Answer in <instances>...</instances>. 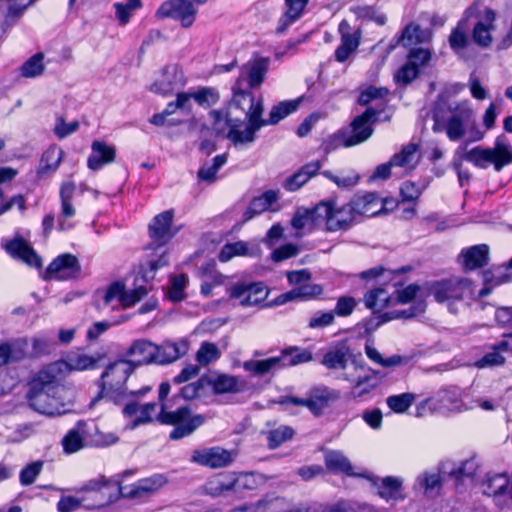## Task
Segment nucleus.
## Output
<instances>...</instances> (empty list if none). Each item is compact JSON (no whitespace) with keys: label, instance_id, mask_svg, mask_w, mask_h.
Segmentation results:
<instances>
[{"label":"nucleus","instance_id":"nucleus-24","mask_svg":"<svg viewBox=\"0 0 512 512\" xmlns=\"http://www.w3.org/2000/svg\"><path fill=\"white\" fill-rule=\"evenodd\" d=\"M339 32L341 34V44L335 51V59L343 63L358 48L360 36L357 32L353 34L350 33V25L346 20L340 22Z\"/></svg>","mask_w":512,"mask_h":512},{"label":"nucleus","instance_id":"nucleus-14","mask_svg":"<svg viewBox=\"0 0 512 512\" xmlns=\"http://www.w3.org/2000/svg\"><path fill=\"white\" fill-rule=\"evenodd\" d=\"M235 459L233 451L219 446L196 449L192 452L191 462L212 469L223 468L230 465Z\"/></svg>","mask_w":512,"mask_h":512},{"label":"nucleus","instance_id":"nucleus-18","mask_svg":"<svg viewBox=\"0 0 512 512\" xmlns=\"http://www.w3.org/2000/svg\"><path fill=\"white\" fill-rule=\"evenodd\" d=\"M173 217V211L167 210L155 216L149 224V235L160 246L165 245L176 234L172 229Z\"/></svg>","mask_w":512,"mask_h":512},{"label":"nucleus","instance_id":"nucleus-55","mask_svg":"<svg viewBox=\"0 0 512 512\" xmlns=\"http://www.w3.org/2000/svg\"><path fill=\"white\" fill-rule=\"evenodd\" d=\"M192 96L194 101L203 108L215 105L220 99L219 92L214 87H201L193 92Z\"/></svg>","mask_w":512,"mask_h":512},{"label":"nucleus","instance_id":"nucleus-25","mask_svg":"<svg viewBox=\"0 0 512 512\" xmlns=\"http://www.w3.org/2000/svg\"><path fill=\"white\" fill-rule=\"evenodd\" d=\"M91 150L92 152L87 160V165L91 170H99L103 165L112 163L115 160V147L104 141H93Z\"/></svg>","mask_w":512,"mask_h":512},{"label":"nucleus","instance_id":"nucleus-59","mask_svg":"<svg viewBox=\"0 0 512 512\" xmlns=\"http://www.w3.org/2000/svg\"><path fill=\"white\" fill-rule=\"evenodd\" d=\"M432 118L434 120V125L432 130L435 133H440L442 131L446 132V114L444 109V95L441 94L438 96L436 102L434 103L432 109Z\"/></svg>","mask_w":512,"mask_h":512},{"label":"nucleus","instance_id":"nucleus-19","mask_svg":"<svg viewBox=\"0 0 512 512\" xmlns=\"http://www.w3.org/2000/svg\"><path fill=\"white\" fill-rule=\"evenodd\" d=\"M183 85L182 71L176 65H169L163 69L161 78L151 85L150 90L157 94L168 95Z\"/></svg>","mask_w":512,"mask_h":512},{"label":"nucleus","instance_id":"nucleus-62","mask_svg":"<svg viewBox=\"0 0 512 512\" xmlns=\"http://www.w3.org/2000/svg\"><path fill=\"white\" fill-rule=\"evenodd\" d=\"M220 357V351L214 343L204 342L196 353V360L206 366Z\"/></svg>","mask_w":512,"mask_h":512},{"label":"nucleus","instance_id":"nucleus-10","mask_svg":"<svg viewBox=\"0 0 512 512\" xmlns=\"http://www.w3.org/2000/svg\"><path fill=\"white\" fill-rule=\"evenodd\" d=\"M269 68V58H257L248 61L240 69V74L233 87L249 90L259 87L264 81Z\"/></svg>","mask_w":512,"mask_h":512},{"label":"nucleus","instance_id":"nucleus-12","mask_svg":"<svg viewBox=\"0 0 512 512\" xmlns=\"http://www.w3.org/2000/svg\"><path fill=\"white\" fill-rule=\"evenodd\" d=\"M81 272L78 258L70 253H64L56 257L45 271V279L70 280L75 279Z\"/></svg>","mask_w":512,"mask_h":512},{"label":"nucleus","instance_id":"nucleus-49","mask_svg":"<svg viewBox=\"0 0 512 512\" xmlns=\"http://www.w3.org/2000/svg\"><path fill=\"white\" fill-rule=\"evenodd\" d=\"M321 217L316 213V206L311 209L298 208L295 212L291 225L296 230H302L307 225H318Z\"/></svg>","mask_w":512,"mask_h":512},{"label":"nucleus","instance_id":"nucleus-38","mask_svg":"<svg viewBox=\"0 0 512 512\" xmlns=\"http://www.w3.org/2000/svg\"><path fill=\"white\" fill-rule=\"evenodd\" d=\"M309 0H285L286 11L279 20L277 33H283L293 22L298 20Z\"/></svg>","mask_w":512,"mask_h":512},{"label":"nucleus","instance_id":"nucleus-26","mask_svg":"<svg viewBox=\"0 0 512 512\" xmlns=\"http://www.w3.org/2000/svg\"><path fill=\"white\" fill-rule=\"evenodd\" d=\"M88 425L79 421L63 437L61 443L66 454H73L87 446Z\"/></svg>","mask_w":512,"mask_h":512},{"label":"nucleus","instance_id":"nucleus-5","mask_svg":"<svg viewBox=\"0 0 512 512\" xmlns=\"http://www.w3.org/2000/svg\"><path fill=\"white\" fill-rule=\"evenodd\" d=\"M205 420L204 415H192L189 406H182L171 411L167 410L165 403L160 405L156 416V421L159 423L174 426V429L169 434V438L174 441L193 434L205 423Z\"/></svg>","mask_w":512,"mask_h":512},{"label":"nucleus","instance_id":"nucleus-3","mask_svg":"<svg viewBox=\"0 0 512 512\" xmlns=\"http://www.w3.org/2000/svg\"><path fill=\"white\" fill-rule=\"evenodd\" d=\"M135 365L127 359H120L110 363L97 382L98 394L91 400L90 407H94L100 400H106L116 405L124 403L129 396H142L150 390L145 387L138 391H128L126 382L134 372Z\"/></svg>","mask_w":512,"mask_h":512},{"label":"nucleus","instance_id":"nucleus-54","mask_svg":"<svg viewBox=\"0 0 512 512\" xmlns=\"http://www.w3.org/2000/svg\"><path fill=\"white\" fill-rule=\"evenodd\" d=\"M127 296V291H125V286L121 282H113L104 293L103 302L105 306H112L114 309L115 306L113 303L116 301L117 304H120L124 307V299Z\"/></svg>","mask_w":512,"mask_h":512},{"label":"nucleus","instance_id":"nucleus-60","mask_svg":"<svg viewBox=\"0 0 512 512\" xmlns=\"http://www.w3.org/2000/svg\"><path fill=\"white\" fill-rule=\"evenodd\" d=\"M102 358L98 355L97 357L89 356L86 354H76L68 358V366L71 370H86L94 368L96 363Z\"/></svg>","mask_w":512,"mask_h":512},{"label":"nucleus","instance_id":"nucleus-6","mask_svg":"<svg viewBox=\"0 0 512 512\" xmlns=\"http://www.w3.org/2000/svg\"><path fill=\"white\" fill-rule=\"evenodd\" d=\"M377 115L376 109L367 108L353 119L349 128L339 130L327 141L326 150L336 149L340 145L352 147L369 139L373 134L371 123Z\"/></svg>","mask_w":512,"mask_h":512},{"label":"nucleus","instance_id":"nucleus-61","mask_svg":"<svg viewBox=\"0 0 512 512\" xmlns=\"http://www.w3.org/2000/svg\"><path fill=\"white\" fill-rule=\"evenodd\" d=\"M116 17L121 25L129 22L131 14L141 7V0H127L126 3H114Z\"/></svg>","mask_w":512,"mask_h":512},{"label":"nucleus","instance_id":"nucleus-39","mask_svg":"<svg viewBox=\"0 0 512 512\" xmlns=\"http://www.w3.org/2000/svg\"><path fill=\"white\" fill-rule=\"evenodd\" d=\"M209 382V387H212L214 394L239 393L244 388L239 378L233 375L221 374L215 378L209 377Z\"/></svg>","mask_w":512,"mask_h":512},{"label":"nucleus","instance_id":"nucleus-64","mask_svg":"<svg viewBox=\"0 0 512 512\" xmlns=\"http://www.w3.org/2000/svg\"><path fill=\"white\" fill-rule=\"evenodd\" d=\"M418 485L424 489L427 495L436 494L441 488V479L439 474L424 473L417 478Z\"/></svg>","mask_w":512,"mask_h":512},{"label":"nucleus","instance_id":"nucleus-41","mask_svg":"<svg viewBox=\"0 0 512 512\" xmlns=\"http://www.w3.org/2000/svg\"><path fill=\"white\" fill-rule=\"evenodd\" d=\"M322 293L321 286L317 284L304 283L291 291L281 294L276 298L277 304H285L295 299H309Z\"/></svg>","mask_w":512,"mask_h":512},{"label":"nucleus","instance_id":"nucleus-58","mask_svg":"<svg viewBox=\"0 0 512 512\" xmlns=\"http://www.w3.org/2000/svg\"><path fill=\"white\" fill-rule=\"evenodd\" d=\"M415 395L412 393H402L392 395L386 399L388 407L396 413H404L413 404Z\"/></svg>","mask_w":512,"mask_h":512},{"label":"nucleus","instance_id":"nucleus-13","mask_svg":"<svg viewBox=\"0 0 512 512\" xmlns=\"http://www.w3.org/2000/svg\"><path fill=\"white\" fill-rule=\"evenodd\" d=\"M230 299L238 301L243 307L261 304L268 296L262 283H236L228 289Z\"/></svg>","mask_w":512,"mask_h":512},{"label":"nucleus","instance_id":"nucleus-32","mask_svg":"<svg viewBox=\"0 0 512 512\" xmlns=\"http://www.w3.org/2000/svg\"><path fill=\"white\" fill-rule=\"evenodd\" d=\"M6 251L13 257L19 258L30 266L40 267L41 259L34 249L22 238H15L5 246Z\"/></svg>","mask_w":512,"mask_h":512},{"label":"nucleus","instance_id":"nucleus-21","mask_svg":"<svg viewBox=\"0 0 512 512\" xmlns=\"http://www.w3.org/2000/svg\"><path fill=\"white\" fill-rule=\"evenodd\" d=\"M496 13L491 8H485L481 19L474 25L472 30V39L475 44L482 48L490 47L493 37L491 31L494 30Z\"/></svg>","mask_w":512,"mask_h":512},{"label":"nucleus","instance_id":"nucleus-36","mask_svg":"<svg viewBox=\"0 0 512 512\" xmlns=\"http://www.w3.org/2000/svg\"><path fill=\"white\" fill-rule=\"evenodd\" d=\"M403 481L399 477L387 476L374 482L377 494L386 501L402 499L401 489Z\"/></svg>","mask_w":512,"mask_h":512},{"label":"nucleus","instance_id":"nucleus-46","mask_svg":"<svg viewBox=\"0 0 512 512\" xmlns=\"http://www.w3.org/2000/svg\"><path fill=\"white\" fill-rule=\"evenodd\" d=\"M365 353L371 361L382 367L400 366L407 364L409 361L408 357L401 355H392L388 358H384L374 346L368 343L365 345Z\"/></svg>","mask_w":512,"mask_h":512},{"label":"nucleus","instance_id":"nucleus-4","mask_svg":"<svg viewBox=\"0 0 512 512\" xmlns=\"http://www.w3.org/2000/svg\"><path fill=\"white\" fill-rule=\"evenodd\" d=\"M444 109L446 114V135L451 141H458L467 136L466 142L480 141L484 132L477 126L473 111L467 102H450L444 95Z\"/></svg>","mask_w":512,"mask_h":512},{"label":"nucleus","instance_id":"nucleus-50","mask_svg":"<svg viewBox=\"0 0 512 512\" xmlns=\"http://www.w3.org/2000/svg\"><path fill=\"white\" fill-rule=\"evenodd\" d=\"M209 377L202 376L196 381L186 384L180 389L179 396L185 400H193L203 396L209 387Z\"/></svg>","mask_w":512,"mask_h":512},{"label":"nucleus","instance_id":"nucleus-33","mask_svg":"<svg viewBox=\"0 0 512 512\" xmlns=\"http://www.w3.org/2000/svg\"><path fill=\"white\" fill-rule=\"evenodd\" d=\"M205 492L213 497L235 494L234 474L221 473L211 477L204 486Z\"/></svg>","mask_w":512,"mask_h":512},{"label":"nucleus","instance_id":"nucleus-43","mask_svg":"<svg viewBox=\"0 0 512 512\" xmlns=\"http://www.w3.org/2000/svg\"><path fill=\"white\" fill-rule=\"evenodd\" d=\"M265 483V477L259 473L244 472L234 474L235 494H242L244 491L258 489Z\"/></svg>","mask_w":512,"mask_h":512},{"label":"nucleus","instance_id":"nucleus-51","mask_svg":"<svg viewBox=\"0 0 512 512\" xmlns=\"http://www.w3.org/2000/svg\"><path fill=\"white\" fill-rule=\"evenodd\" d=\"M225 154L217 155L213 158L212 163H205L198 171V178L202 181L212 183L216 179V173L226 163Z\"/></svg>","mask_w":512,"mask_h":512},{"label":"nucleus","instance_id":"nucleus-16","mask_svg":"<svg viewBox=\"0 0 512 512\" xmlns=\"http://www.w3.org/2000/svg\"><path fill=\"white\" fill-rule=\"evenodd\" d=\"M108 483L109 481L105 476H99L98 478L89 480L77 490L79 493L88 497L87 503L84 504L85 509H99L111 502V499L103 492V489L107 487Z\"/></svg>","mask_w":512,"mask_h":512},{"label":"nucleus","instance_id":"nucleus-1","mask_svg":"<svg viewBox=\"0 0 512 512\" xmlns=\"http://www.w3.org/2000/svg\"><path fill=\"white\" fill-rule=\"evenodd\" d=\"M233 96L225 111L211 110L212 127L235 146L253 143L256 132L265 126L263 100L245 89L232 87Z\"/></svg>","mask_w":512,"mask_h":512},{"label":"nucleus","instance_id":"nucleus-47","mask_svg":"<svg viewBox=\"0 0 512 512\" xmlns=\"http://www.w3.org/2000/svg\"><path fill=\"white\" fill-rule=\"evenodd\" d=\"M245 371L256 376H264L272 370L280 369L277 357H270L263 360H249L243 363Z\"/></svg>","mask_w":512,"mask_h":512},{"label":"nucleus","instance_id":"nucleus-22","mask_svg":"<svg viewBox=\"0 0 512 512\" xmlns=\"http://www.w3.org/2000/svg\"><path fill=\"white\" fill-rule=\"evenodd\" d=\"M158 350V345L147 339H137L133 341L130 347L126 350L125 356L132 357L131 360L137 366L143 364L155 363V355Z\"/></svg>","mask_w":512,"mask_h":512},{"label":"nucleus","instance_id":"nucleus-44","mask_svg":"<svg viewBox=\"0 0 512 512\" xmlns=\"http://www.w3.org/2000/svg\"><path fill=\"white\" fill-rule=\"evenodd\" d=\"M165 479L161 475H155L151 478L144 479L140 481L138 484L134 485L131 490L126 491V487H120L119 492L123 497H137L142 495V493L155 491L164 485Z\"/></svg>","mask_w":512,"mask_h":512},{"label":"nucleus","instance_id":"nucleus-27","mask_svg":"<svg viewBox=\"0 0 512 512\" xmlns=\"http://www.w3.org/2000/svg\"><path fill=\"white\" fill-rule=\"evenodd\" d=\"M431 32L428 29H422L419 25L411 23L401 32V35L394 38L390 43V48L394 49L401 44L404 47L420 44L429 41Z\"/></svg>","mask_w":512,"mask_h":512},{"label":"nucleus","instance_id":"nucleus-53","mask_svg":"<svg viewBox=\"0 0 512 512\" xmlns=\"http://www.w3.org/2000/svg\"><path fill=\"white\" fill-rule=\"evenodd\" d=\"M119 438L114 433H104L94 426V431L88 427L87 446L105 447L117 443Z\"/></svg>","mask_w":512,"mask_h":512},{"label":"nucleus","instance_id":"nucleus-52","mask_svg":"<svg viewBox=\"0 0 512 512\" xmlns=\"http://www.w3.org/2000/svg\"><path fill=\"white\" fill-rule=\"evenodd\" d=\"M44 54L36 53L21 66V75L25 78H34L44 72Z\"/></svg>","mask_w":512,"mask_h":512},{"label":"nucleus","instance_id":"nucleus-28","mask_svg":"<svg viewBox=\"0 0 512 512\" xmlns=\"http://www.w3.org/2000/svg\"><path fill=\"white\" fill-rule=\"evenodd\" d=\"M431 401L434 403V408L442 412L459 411L462 407L461 392L457 387L440 390Z\"/></svg>","mask_w":512,"mask_h":512},{"label":"nucleus","instance_id":"nucleus-30","mask_svg":"<svg viewBox=\"0 0 512 512\" xmlns=\"http://www.w3.org/2000/svg\"><path fill=\"white\" fill-rule=\"evenodd\" d=\"M368 370L371 372V374L353 375L348 372L343 374L344 380L353 383L351 394L354 398H360L363 395L370 393L377 387L378 382L375 380V377L380 373L372 369Z\"/></svg>","mask_w":512,"mask_h":512},{"label":"nucleus","instance_id":"nucleus-29","mask_svg":"<svg viewBox=\"0 0 512 512\" xmlns=\"http://www.w3.org/2000/svg\"><path fill=\"white\" fill-rule=\"evenodd\" d=\"M322 167V162L315 160L302 166L293 175L286 178L283 187L290 192L300 189L306 184L313 176H315Z\"/></svg>","mask_w":512,"mask_h":512},{"label":"nucleus","instance_id":"nucleus-35","mask_svg":"<svg viewBox=\"0 0 512 512\" xmlns=\"http://www.w3.org/2000/svg\"><path fill=\"white\" fill-rule=\"evenodd\" d=\"M64 151L56 145L50 146L43 152L39 166L37 168V176L42 178L48 174L54 173L62 162Z\"/></svg>","mask_w":512,"mask_h":512},{"label":"nucleus","instance_id":"nucleus-20","mask_svg":"<svg viewBox=\"0 0 512 512\" xmlns=\"http://www.w3.org/2000/svg\"><path fill=\"white\" fill-rule=\"evenodd\" d=\"M489 246L478 244L462 249L458 256L459 263L465 271H472L486 266L489 262Z\"/></svg>","mask_w":512,"mask_h":512},{"label":"nucleus","instance_id":"nucleus-42","mask_svg":"<svg viewBox=\"0 0 512 512\" xmlns=\"http://www.w3.org/2000/svg\"><path fill=\"white\" fill-rule=\"evenodd\" d=\"M325 465L334 473L353 475V467L349 459L340 451L328 450L324 454Z\"/></svg>","mask_w":512,"mask_h":512},{"label":"nucleus","instance_id":"nucleus-17","mask_svg":"<svg viewBox=\"0 0 512 512\" xmlns=\"http://www.w3.org/2000/svg\"><path fill=\"white\" fill-rule=\"evenodd\" d=\"M340 397L341 393L338 390L327 386L314 387L308 394V409L313 415L320 416L326 408L339 400Z\"/></svg>","mask_w":512,"mask_h":512},{"label":"nucleus","instance_id":"nucleus-40","mask_svg":"<svg viewBox=\"0 0 512 512\" xmlns=\"http://www.w3.org/2000/svg\"><path fill=\"white\" fill-rule=\"evenodd\" d=\"M279 367L286 368L296 366L299 364L307 363L312 360V353L306 349L293 346L284 349L279 356Z\"/></svg>","mask_w":512,"mask_h":512},{"label":"nucleus","instance_id":"nucleus-57","mask_svg":"<svg viewBox=\"0 0 512 512\" xmlns=\"http://www.w3.org/2000/svg\"><path fill=\"white\" fill-rule=\"evenodd\" d=\"M365 305L370 309H382L389 305L390 298L383 288H376L364 296Z\"/></svg>","mask_w":512,"mask_h":512},{"label":"nucleus","instance_id":"nucleus-7","mask_svg":"<svg viewBox=\"0 0 512 512\" xmlns=\"http://www.w3.org/2000/svg\"><path fill=\"white\" fill-rule=\"evenodd\" d=\"M463 158L475 166L485 169L493 164L496 171H501L504 166L512 162V146L506 137L501 135L496 138L493 148L477 146L467 151Z\"/></svg>","mask_w":512,"mask_h":512},{"label":"nucleus","instance_id":"nucleus-45","mask_svg":"<svg viewBox=\"0 0 512 512\" xmlns=\"http://www.w3.org/2000/svg\"><path fill=\"white\" fill-rule=\"evenodd\" d=\"M165 479L161 475H155L151 478L144 479L140 481L138 484L134 485L131 490L126 491V487H120L119 492L123 497H137L142 495V493L155 491L164 485Z\"/></svg>","mask_w":512,"mask_h":512},{"label":"nucleus","instance_id":"nucleus-56","mask_svg":"<svg viewBox=\"0 0 512 512\" xmlns=\"http://www.w3.org/2000/svg\"><path fill=\"white\" fill-rule=\"evenodd\" d=\"M478 465L474 459H468L462 462L457 468L451 469L448 474L456 479V481L469 480L476 474Z\"/></svg>","mask_w":512,"mask_h":512},{"label":"nucleus","instance_id":"nucleus-63","mask_svg":"<svg viewBox=\"0 0 512 512\" xmlns=\"http://www.w3.org/2000/svg\"><path fill=\"white\" fill-rule=\"evenodd\" d=\"M248 252L247 244L243 241H237L233 243L225 244L219 254V260L221 262H227L234 256H243Z\"/></svg>","mask_w":512,"mask_h":512},{"label":"nucleus","instance_id":"nucleus-31","mask_svg":"<svg viewBox=\"0 0 512 512\" xmlns=\"http://www.w3.org/2000/svg\"><path fill=\"white\" fill-rule=\"evenodd\" d=\"M187 351L188 344L184 340L180 342L165 341L158 345L155 363L160 365L172 363L184 356Z\"/></svg>","mask_w":512,"mask_h":512},{"label":"nucleus","instance_id":"nucleus-34","mask_svg":"<svg viewBox=\"0 0 512 512\" xmlns=\"http://www.w3.org/2000/svg\"><path fill=\"white\" fill-rule=\"evenodd\" d=\"M278 199L279 192L276 190H268L262 195L253 198L243 213V221L247 222L254 216L267 211Z\"/></svg>","mask_w":512,"mask_h":512},{"label":"nucleus","instance_id":"nucleus-11","mask_svg":"<svg viewBox=\"0 0 512 512\" xmlns=\"http://www.w3.org/2000/svg\"><path fill=\"white\" fill-rule=\"evenodd\" d=\"M197 9L190 0H169L161 4L156 15L160 18H172L184 28L192 26Z\"/></svg>","mask_w":512,"mask_h":512},{"label":"nucleus","instance_id":"nucleus-37","mask_svg":"<svg viewBox=\"0 0 512 512\" xmlns=\"http://www.w3.org/2000/svg\"><path fill=\"white\" fill-rule=\"evenodd\" d=\"M351 356L350 348L344 344L338 345L327 351L321 363L328 369H343L347 367L348 359Z\"/></svg>","mask_w":512,"mask_h":512},{"label":"nucleus","instance_id":"nucleus-8","mask_svg":"<svg viewBox=\"0 0 512 512\" xmlns=\"http://www.w3.org/2000/svg\"><path fill=\"white\" fill-rule=\"evenodd\" d=\"M316 213L329 232L347 231L357 224L348 202L339 205L334 199L321 201L316 205Z\"/></svg>","mask_w":512,"mask_h":512},{"label":"nucleus","instance_id":"nucleus-9","mask_svg":"<svg viewBox=\"0 0 512 512\" xmlns=\"http://www.w3.org/2000/svg\"><path fill=\"white\" fill-rule=\"evenodd\" d=\"M426 289L438 303H446L449 310L456 313L454 303L471 292V281L467 278L444 279L427 283Z\"/></svg>","mask_w":512,"mask_h":512},{"label":"nucleus","instance_id":"nucleus-48","mask_svg":"<svg viewBox=\"0 0 512 512\" xmlns=\"http://www.w3.org/2000/svg\"><path fill=\"white\" fill-rule=\"evenodd\" d=\"M299 100L283 101L273 106L269 118L265 119V126L275 125L289 114L295 112L299 106Z\"/></svg>","mask_w":512,"mask_h":512},{"label":"nucleus","instance_id":"nucleus-2","mask_svg":"<svg viewBox=\"0 0 512 512\" xmlns=\"http://www.w3.org/2000/svg\"><path fill=\"white\" fill-rule=\"evenodd\" d=\"M58 375L59 369L53 364L40 370L31 380L27 398L33 410L48 416L66 412L65 388L60 384Z\"/></svg>","mask_w":512,"mask_h":512},{"label":"nucleus","instance_id":"nucleus-15","mask_svg":"<svg viewBox=\"0 0 512 512\" xmlns=\"http://www.w3.org/2000/svg\"><path fill=\"white\" fill-rule=\"evenodd\" d=\"M157 407L158 405L154 402L140 404L136 400H130L125 403L122 413L124 417L132 419L128 427L135 429L140 425L156 421Z\"/></svg>","mask_w":512,"mask_h":512},{"label":"nucleus","instance_id":"nucleus-23","mask_svg":"<svg viewBox=\"0 0 512 512\" xmlns=\"http://www.w3.org/2000/svg\"><path fill=\"white\" fill-rule=\"evenodd\" d=\"M483 493L494 497L498 505L504 504L509 497V479L506 474L488 475L482 484Z\"/></svg>","mask_w":512,"mask_h":512}]
</instances>
